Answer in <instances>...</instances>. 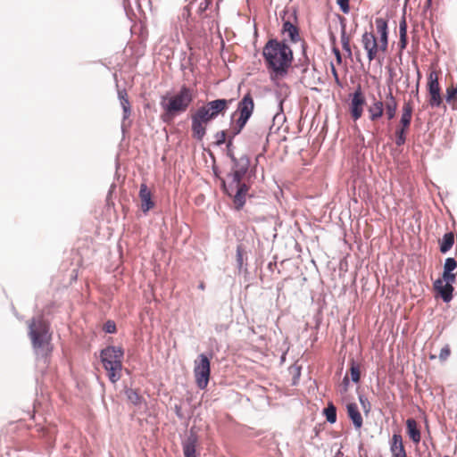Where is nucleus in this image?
I'll return each instance as SVG.
<instances>
[{
    "label": "nucleus",
    "instance_id": "obj_1",
    "mask_svg": "<svg viewBox=\"0 0 457 457\" xmlns=\"http://www.w3.org/2000/svg\"><path fill=\"white\" fill-rule=\"evenodd\" d=\"M262 55L271 81L278 83L287 75L293 61V52L287 45L270 39L264 46Z\"/></svg>",
    "mask_w": 457,
    "mask_h": 457
},
{
    "label": "nucleus",
    "instance_id": "obj_2",
    "mask_svg": "<svg viewBox=\"0 0 457 457\" xmlns=\"http://www.w3.org/2000/svg\"><path fill=\"white\" fill-rule=\"evenodd\" d=\"M195 96L196 92L194 88L182 85L178 92L162 96L160 103L163 111L162 120L164 122H170L176 116L185 112L193 103Z\"/></svg>",
    "mask_w": 457,
    "mask_h": 457
},
{
    "label": "nucleus",
    "instance_id": "obj_3",
    "mask_svg": "<svg viewBox=\"0 0 457 457\" xmlns=\"http://www.w3.org/2000/svg\"><path fill=\"white\" fill-rule=\"evenodd\" d=\"M378 38L373 31H366L361 35V43L367 53L369 62L379 59L380 54H384L388 46L387 22L383 18H377L375 21Z\"/></svg>",
    "mask_w": 457,
    "mask_h": 457
},
{
    "label": "nucleus",
    "instance_id": "obj_4",
    "mask_svg": "<svg viewBox=\"0 0 457 457\" xmlns=\"http://www.w3.org/2000/svg\"><path fill=\"white\" fill-rule=\"evenodd\" d=\"M29 336L36 355L46 359L53 351L49 324L42 316L34 317L29 322Z\"/></svg>",
    "mask_w": 457,
    "mask_h": 457
},
{
    "label": "nucleus",
    "instance_id": "obj_5",
    "mask_svg": "<svg viewBox=\"0 0 457 457\" xmlns=\"http://www.w3.org/2000/svg\"><path fill=\"white\" fill-rule=\"evenodd\" d=\"M123 356L124 352L121 347L112 345L101 351V361L112 384L118 382L121 378Z\"/></svg>",
    "mask_w": 457,
    "mask_h": 457
},
{
    "label": "nucleus",
    "instance_id": "obj_6",
    "mask_svg": "<svg viewBox=\"0 0 457 457\" xmlns=\"http://www.w3.org/2000/svg\"><path fill=\"white\" fill-rule=\"evenodd\" d=\"M397 108L398 101L392 90H389L384 99L373 97V101L367 109L369 120L371 122H377L386 114L387 120H391L395 117Z\"/></svg>",
    "mask_w": 457,
    "mask_h": 457
},
{
    "label": "nucleus",
    "instance_id": "obj_7",
    "mask_svg": "<svg viewBox=\"0 0 457 457\" xmlns=\"http://www.w3.org/2000/svg\"><path fill=\"white\" fill-rule=\"evenodd\" d=\"M254 109L253 98L250 92L245 94L242 100L238 103L237 112L232 116L230 134L232 137L238 135L249 118L252 116Z\"/></svg>",
    "mask_w": 457,
    "mask_h": 457
},
{
    "label": "nucleus",
    "instance_id": "obj_8",
    "mask_svg": "<svg viewBox=\"0 0 457 457\" xmlns=\"http://www.w3.org/2000/svg\"><path fill=\"white\" fill-rule=\"evenodd\" d=\"M230 158L233 162L231 172L228 175L229 187L233 189V185H239L243 182V179L246 175L250 167V159L246 155H242L236 158L233 154H230Z\"/></svg>",
    "mask_w": 457,
    "mask_h": 457
},
{
    "label": "nucleus",
    "instance_id": "obj_9",
    "mask_svg": "<svg viewBox=\"0 0 457 457\" xmlns=\"http://www.w3.org/2000/svg\"><path fill=\"white\" fill-rule=\"evenodd\" d=\"M211 362L209 358L201 353L195 361L194 376L195 383L200 389H204L210 380Z\"/></svg>",
    "mask_w": 457,
    "mask_h": 457
},
{
    "label": "nucleus",
    "instance_id": "obj_10",
    "mask_svg": "<svg viewBox=\"0 0 457 457\" xmlns=\"http://www.w3.org/2000/svg\"><path fill=\"white\" fill-rule=\"evenodd\" d=\"M439 75L440 71L432 65L429 70L427 84L429 95L428 104L431 107H439L443 103L440 94Z\"/></svg>",
    "mask_w": 457,
    "mask_h": 457
},
{
    "label": "nucleus",
    "instance_id": "obj_11",
    "mask_svg": "<svg viewBox=\"0 0 457 457\" xmlns=\"http://www.w3.org/2000/svg\"><path fill=\"white\" fill-rule=\"evenodd\" d=\"M365 104V96L361 91V87H358L357 89L351 95V102L349 104L350 114L354 121L358 120L362 116Z\"/></svg>",
    "mask_w": 457,
    "mask_h": 457
},
{
    "label": "nucleus",
    "instance_id": "obj_12",
    "mask_svg": "<svg viewBox=\"0 0 457 457\" xmlns=\"http://www.w3.org/2000/svg\"><path fill=\"white\" fill-rule=\"evenodd\" d=\"M225 190L229 195H232L235 192L233 203L236 209L240 210L245 203V195L249 190V187L245 183H240L239 185L234 184L233 189H231L228 184V187L225 186Z\"/></svg>",
    "mask_w": 457,
    "mask_h": 457
},
{
    "label": "nucleus",
    "instance_id": "obj_13",
    "mask_svg": "<svg viewBox=\"0 0 457 457\" xmlns=\"http://www.w3.org/2000/svg\"><path fill=\"white\" fill-rule=\"evenodd\" d=\"M232 101V99H216L209 101L204 105L216 119L220 114L223 115L227 112Z\"/></svg>",
    "mask_w": 457,
    "mask_h": 457
},
{
    "label": "nucleus",
    "instance_id": "obj_14",
    "mask_svg": "<svg viewBox=\"0 0 457 457\" xmlns=\"http://www.w3.org/2000/svg\"><path fill=\"white\" fill-rule=\"evenodd\" d=\"M191 119V136L198 142L203 141L206 135L207 126L204 121L197 118L193 112L190 116Z\"/></svg>",
    "mask_w": 457,
    "mask_h": 457
},
{
    "label": "nucleus",
    "instance_id": "obj_15",
    "mask_svg": "<svg viewBox=\"0 0 457 457\" xmlns=\"http://www.w3.org/2000/svg\"><path fill=\"white\" fill-rule=\"evenodd\" d=\"M138 196L141 203L140 208L144 213L148 212L154 207L155 204L152 199V192L145 183L140 185Z\"/></svg>",
    "mask_w": 457,
    "mask_h": 457
},
{
    "label": "nucleus",
    "instance_id": "obj_16",
    "mask_svg": "<svg viewBox=\"0 0 457 457\" xmlns=\"http://www.w3.org/2000/svg\"><path fill=\"white\" fill-rule=\"evenodd\" d=\"M453 282H450L449 280H444V278L436 279L434 283L435 289L441 295L442 299L446 303L450 302L453 298Z\"/></svg>",
    "mask_w": 457,
    "mask_h": 457
},
{
    "label": "nucleus",
    "instance_id": "obj_17",
    "mask_svg": "<svg viewBox=\"0 0 457 457\" xmlns=\"http://www.w3.org/2000/svg\"><path fill=\"white\" fill-rule=\"evenodd\" d=\"M266 134L267 129L265 126L256 125L247 131L245 137L249 144H251L252 145H257L260 143H262Z\"/></svg>",
    "mask_w": 457,
    "mask_h": 457
},
{
    "label": "nucleus",
    "instance_id": "obj_18",
    "mask_svg": "<svg viewBox=\"0 0 457 457\" xmlns=\"http://www.w3.org/2000/svg\"><path fill=\"white\" fill-rule=\"evenodd\" d=\"M390 452L392 457H407L403 437L400 434H394L390 440Z\"/></svg>",
    "mask_w": 457,
    "mask_h": 457
},
{
    "label": "nucleus",
    "instance_id": "obj_19",
    "mask_svg": "<svg viewBox=\"0 0 457 457\" xmlns=\"http://www.w3.org/2000/svg\"><path fill=\"white\" fill-rule=\"evenodd\" d=\"M411 125L406 122L398 121L395 129V145H403L407 140V135L410 131Z\"/></svg>",
    "mask_w": 457,
    "mask_h": 457
},
{
    "label": "nucleus",
    "instance_id": "obj_20",
    "mask_svg": "<svg viewBox=\"0 0 457 457\" xmlns=\"http://www.w3.org/2000/svg\"><path fill=\"white\" fill-rule=\"evenodd\" d=\"M406 433L414 444H419L420 442V430L414 419L410 418L406 420Z\"/></svg>",
    "mask_w": 457,
    "mask_h": 457
},
{
    "label": "nucleus",
    "instance_id": "obj_21",
    "mask_svg": "<svg viewBox=\"0 0 457 457\" xmlns=\"http://www.w3.org/2000/svg\"><path fill=\"white\" fill-rule=\"evenodd\" d=\"M348 417L352 420L354 427L359 429L362 427V417L359 411L358 406L354 403L346 405Z\"/></svg>",
    "mask_w": 457,
    "mask_h": 457
},
{
    "label": "nucleus",
    "instance_id": "obj_22",
    "mask_svg": "<svg viewBox=\"0 0 457 457\" xmlns=\"http://www.w3.org/2000/svg\"><path fill=\"white\" fill-rule=\"evenodd\" d=\"M457 269L456 261L452 258H446L444 265L443 278L444 280H449L450 282H455L456 274L453 273Z\"/></svg>",
    "mask_w": 457,
    "mask_h": 457
},
{
    "label": "nucleus",
    "instance_id": "obj_23",
    "mask_svg": "<svg viewBox=\"0 0 457 457\" xmlns=\"http://www.w3.org/2000/svg\"><path fill=\"white\" fill-rule=\"evenodd\" d=\"M196 445L197 437L195 435L191 434L183 443V453L185 457H196Z\"/></svg>",
    "mask_w": 457,
    "mask_h": 457
},
{
    "label": "nucleus",
    "instance_id": "obj_24",
    "mask_svg": "<svg viewBox=\"0 0 457 457\" xmlns=\"http://www.w3.org/2000/svg\"><path fill=\"white\" fill-rule=\"evenodd\" d=\"M413 113V105L411 101L404 102L401 109L400 121L411 125Z\"/></svg>",
    "mask_w": 457,
    "mask_h": 457
},
{
    "label": "nucleus",
    "instance_id": "obj_25",
    "mask_svg": "<svg viewBox=\"0 0 457 457\" xmlns=\"http://www.w3.org/2000/svg\"><path fill=\"white\" fill-rule=\"evenodd\" d=\"M118 96L120 101L121 107L123 109V119H128L130 115L131 110H130V103L128 97V93L125 89L119 90Z\"/></svg>",
    "mask_w": 457,
    "mask_h": 457
},
{
    "label": "nucleus",
    "instance_id": "obj_26",
    "mask_svg": "<svg viewBox=\"0 0 457 457\" xmlns=\"http://www.w3.org/2000/svg\"><path fill=\"white\" fill-rule=\"evenodd\" d=\"M454 244L453 232H448L444 235L443 238L439 240L440 251L443 253H447Z\"/></svg>",
    "mask_w": 457,
    "mask_h": 457
},
{
    "label": "nucleus",
    "instance_id": "obj_27",
    "mask_svg": "<svg viewBox=\"0 0 457 457\" xmlns=\"http://www.w3.org/2000/svg\"><path fill=\"white\" fill-rule=\"evenodd\" d=\"M193 113L208 125L212 120H215L214 116L206 109L204 105L198 107Z\"/></svg>",
    "mask_w": 457,
    "mask_h": 457
},
{
    "label": "nucleus",
    "instance_id": "obj_28",
    "mask_svg": "<svg viewBox=\"0 0 457 457\" xmlns=\"http://www.w3.org/2000/svg\"><path fill=\"white\" fill-rule=\"evenodd\" d=\"M399 46L403 50L407 46V22L405 17H403L399 24Z\"/></svg>",
    "mask_w": 457,
    "mask_h": 457
},
{
    "label": "nucleus",
    "instance_id": "obj_29",
    "mask_svg": "<svg viewBox=\"0 0 457 457\" xmlns=\"http://www.w3.org/2000/svg\"><path fill=\"white\" fill-rule=\"evenodd\" d=\"M445 99L453 110L457 109V86L451 85L446 88Z\"/></svg>",
    "mask_w": 457,
    "mask_h": 457
},
{
    "label": "nucleus",
    "instance_id": "obj_30",
    "mask_svg": "<svg viewBox=\"0 0 457 457\" xmlns=\"http://www.w3.org/2000/svg\"><path fill=\"white\" fill-rule=\"evenodd\" d=\"M283 32L287 33L289 38L295 42L298 40V29L289 21H285L283 24Z\"/></svg>",
    "mask_w": 457,
    "mask_h": 457
},
{
    "label": "nucleus",
    "instance_id": "obj_31",
    "mask_svg": "<svg viewBox=\"0 0 457 457\" xmlns=\"http://www.w3.org/2000/svg\"><path fill=\"white\" fill-rule=\"evenodd\" d=\"M341 44L343 49L347 53L348 57L352 56V49L350 46V37L346 34L345 26L341 31Z\"/></svg>",
    "mask_w": 457,
    "mask_h": 457
},
{
    "label": "nucleus",
    "instance_id": "obj_32",
    "mask_svg": "<svg viewBox=\"0 0 457 457\" xmlns=\"http://www.w3.org/2000/svg\"><path fill=\"white\" fill-rule=\"evenodd\" d=\"M324 413L327 420L329 423H335L337 420V409L336 407L330 403L327 408L324 409Z\"/></svg>",
    "mask_w": 457,
    "mask_h": 457
},
{
    "label": "nucleus",
    "instance_id": "obj_33",
    "mask_svg": "<svg viewBox=\"0 0 457 457\" xmlns=\"http://www.w3.org/2000/svg\"><path fill=\"white\" fill-rule=\"evenodd\" d=\"M350 374H351V379L354 383H358L361 378V370L359 364L355 363L353 361L351 362L350 367Z\"/></svg>",
    "mask_w": 457,
    "mask_h": 457
},
{
    "label": "nucleus",
    "instance_id": "obj_34",
    "mask_svg": "<svg viewBox=\"0 0 457 457\" xmlns=\"http://www.w3.org/2000/svg\"><path fill=\"white\" fill-rule=\"evenodd\" d=\"M227 137H228L227 131H225V130L218 131L214 135V137H215V140H216L215 144L217 145H223L227 141Z\"/></svg>",
    "mask_w": 457,
    "mask_h": 457
},
{
    "label": "nucleus",
    "instance_id": "obj_35",
    "mask_svg": "<svg viewBox=\"0 0 457 457\" xmlns=\"http://www.w3.org/2000/svg\"><path fill=\"white\" fill-rule=\"evenodd\" d=\"M451 354V349H450V346L448 345H445L440 351V353H439V359L440 361H445L448 359V357L450 356Z\"/></svg>",
    "mask_w": 457,
    "mask_h": 457
},
{
    "label": "nucleus",
    "instance_id": "obj_36",
    "mask_svg": "<svg viewBox=\"0 0 457 457\" xmlns=\"http://www.w3.org/2000/svg\"><path fill=\"white\" fill-rule=\"evenodd\" d=\"M337 4L339 5L340 10L345 14L349 13L350 12V5H349V0H337Z\"/></svg>",
    "mask_w": 457,
    "mask_h": 457
},
{
    "label": "nucleus",
    "instance_id": "obj_37",
    "mask_svg": "<svg viewBox=\"0 0 457 457\" xmlns=\"http://www.w3.org/2000/svg\"><path fill=\"white\" fill-rule=\"evenodd\" d=\"M104 330L106 333H115L116 332V325H115L114 321H112V320L106 321L104 325Z\"/></svg>",
    "mask_w": 457,
    "mask_h": 457
},
{
    "label": "nucleus",
    "instance_id": "obj_38",
    "mask_svg": "<svg viewBox=\"0 0 457 457\" xmlns=\"http://www.w3.org/2000/svg\"><path fill=\"white\" fill-rule=\"evenodd\" d=\"M212 4V0H204V2L200 3L199 10L201 12L206 11L209 6Z\"/></svg>",
    "mask_w": 457,
    "mask_h": 457
},
{
    "label": "nucleus",
    "instance_id": "obj_39",
    "mask_svg": "<svg viewBox=\"0 0 457 457\" xmlns=\"http://www.w3.org/2000/svg\"><path fill=\"white\" fill-rule=\"evenodd\" d=\"M332 51L336 56L337 64H341L342 63V56H341V53H340L339 49L337 47H333Z\"/></svg>",
    "mask_w": 457,
    "mask_h": 457
},
{
    "label": "nucleus",
    "instance_id": "obj_40",
    "mask_svg": "<svg viewBox=\"0 0 457 457\" xmlns=\"http://www.w3.org/2000/svg\"><path fill=\"white\" fill-rule=\"evenodd\" d=\"M129 399H131L135 403H137V401L139 400V395L136 393V392H133L131 391L129 395Z\"/></svg>",
    "mask_w": 457,
    "mask_h": 457
},
{
    "label": "nucleus",
    "instance_id": "obj_41",
    "mask_svg": "<svg viewBox=\"0 0 457 457\" xmlns=\"http://www.w3.org/2000/svg\"><path fill=\"white\" fill-rule=\"evenodd\" d=\"M232 134L230 135V137L226 141L227 142V147H228V155L230 157V154H233L230 150V146L232 145Z\"/></svg>",
    "mask_w": 457,
    "mask_h": 457
},
{
    "label": "nucleus",
    "instance_id": "obj_42",
    "mask_svg": "<svg viewBox=\"0 0 457 457\" xmlns=\"http://www.w3.org/2000/svg\"><path fill=\"white\" fill-rule=\"evenodd\" d=\"M331 72L333 74V77L335 78V80L338 83L339 82L338 73L333 64H331Z\"/></svg>",
    "mask_w": 457,
    "mask_h": 457
},
{
    "label": "nucleus",
    "instance_id": "obj_43",
    "mask_svg": "<svg viewBox=\"0 0 457 457\" xmlns=\"http://www.w3.org/2000/svg\"><path fill=\"white\" fill-rule=\"evenodd\" d=\"M343 385H344V387H345V391L347 390L348 388V385H349V378H348V376H345V378H343Z\"/></svg>",
    "mask_w": 457,
    "mask_h": 457
},
{
    "label": "nucleus",
    "instance_id": "obj_44",
    "mask_svg": "<svg viewBox=\"0 0 457 457\" xmlns=\"http://www.w3.org/2000/svg\"><path fill=\"white\" fill-rule=\"evenodd\" d=\"M198 287H199V289H201V290H204V288H205V285H204V282H201V283L199 284Z\"/></svg>",
    "mask_w": 457,
    "mask_h": 457
},
{
    "label": "nucleus",
    "instance_id": "obj_45",
    "mask_svg": "<svg viewBox=\"0 0 457 457\" xmlns=\"http://www.w3.org/2000/svg\"><path fill=\"white\" fill-rule=\"evenodd\" d=\"M431 4V0H427V5L429 6Z\"/></svg>",
    "mask_w": 457,
    "mask_h": 457
}]
</instances>
